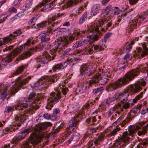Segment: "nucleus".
<instances>
[{
  "mask_svg": "<svg viewBox=\"0 0 148 148\" xmlns=\"http://www.w3.org/2000/svg\"><path fill=\"white\" fill-rule=\"evenodd\" d=\"M22 78V76H21L17 78L14 84L9 89V87L0 85V94L2 99L3 100L8 95L11 96L14 95L23 86L28 82L31 77L29 76L21 80Z\"/></svg>",
  "mask_w": 148,
  "mask_h": 148,
  "instance_id": "nucleus-1",
  "label": "nucleus"
},
{
  "mask_svg": "<svg viewBox=\"0 0 148 148\" xmlns=\"http://www.w3.org/2000/svg\"><path fill=\"white\" fill-rule=\"evenodd\" d=\"M52 124L50 122H44L37 125L34 128V132L32 133L30 137L29 143L33 145H36L39 143L42 139L44 137H47L44 134L42 136H39L36 133L40 132L46 129L48 127L51 126Z\"/></svg>",
  "mask_w": 148,
  "mask_h": 148,
  "instance_id": "nucleus-2",
  "label": "nucleus"
},
{
  "mask_svg": "<svg viewBox=\"0 0 148 148\" xmlns=\"http://www.w3.org/2000/svg\"><path fill=\"white\" fill-rule=\"evenodd\" d=\"M133 71H130L127 72L123 78L118 79L117 81L110 84L108 88L111 90H115L121 86L132 80L134 77L136 75V74H133Z\"/></svg>",
  "mask_w": 148,
  "mask_h": 148,
  "instance_id": "nucleus-3",
  "label": "nucleus"
},
{
  "mask_svg": "<svg viewBox=\"0 0 148 148\" xmlns=\"http://www.w3.org/2000/svg\"><path fill=\"white\" fill-rule=\"evenodd\" d=\"M36 96L35 93L32 92L30 94L27 98H21L19 102L17 103L15 106V109L16 110H23L24 108L27 107L28 103L29 105L34 102Z\"/></svg>",
  "mask_w": 148,
  "mask_h": 148,
  "instance_id": "nucleus-4",
  "label": "nucleus"
},
{
  "mask_svg": "<svg viewBox=\"0 0 148 148\" xmlns=\"http://www.w3.org/2000/svg\"><path fill=\"white\" fill-rule=\"evenodd\" d=\"M146 123V121H143L139 122L138 125H130L128 129L129 133H128L127 131H126L124 132L122 134L121 138L123 141L128 142L129 140V138L128 136H133L136 131L141 128V127L143 126Z\"/></svg>",
  "mask_w": 148,
  "mask_h": 148,
  "instance_id": "nucleus-5",
  "label": "nucleus"
},
{
  "mask_svg": "<svg viewBox=\"0 0 148 148\" xmlns=\"http://www.w3.org/2000/svg\"><path fill=\"white\" fill-rule=\"evenodd\" d=\"M68 39L66 37L62 39L61 41H59L57 44L56 45L55 51H53V52L50 51V54L52 56L51 59L52 60H54V58L56 56V51H61L62 50L64 49L69 44Z\"/></svg>",
  "mask_w": 148,
  "mask_h": 148,
  "instance_id": "nucleus-6",
  "label": "nucleus"
},
{
  "mask_svg": "<svg viewBox=\"0 0 148 148\" xmlns=\"http://www.w3.org/2000/svg\"><path fill=\"white\" fill-rule=\"evenodd\" d=\"M68 39L66 37L62 39L61 41H59L57 44L56 45L55 51H53V52L50 51V54L52 56L51 59L52 60H54V58L56 56V51H61L62 50L64 49L69 44Z\"/></svg>",
  "mask_w": 148,
  "mask_h": 148,
  "instance_id": "nucleus-7",
  "label": "nucleus"
},
{
  "mask_svg": "<svg viewBox=\"0 0 148 148\" xmlns=\"http://www.w3.org/2000/svg\"><path fill=\"white\" fill-rule=\"evenodd\" d=\"M50 47V45H47V47H46V46H44L43 44L41 43L36 46L35 48H31L29 49H28L23 53L20 56L21 60L24 59L32 55L33 51H35L36 52L43 50L44 49H48Z\"/></svg>",
  "mask_w": 148,
  "mask_h": 148,
  "instance_id": "nucleus-8",
  "label": "nucleus"
},
{
  "mask_svg": "<svg viewBox=\"0 0 148 148\" xmlns=\"http://www.w3.org/2000/svg\"><path fill=\"white\" fill-rule=\"evenodd\" d=\"M95 71V68L93 65L88 64L82 65L80 69L81 75L87 77L94 73Z\"/></svg>",
  "mask_w": 148,
  "mask_h": 148,
  "instance_id": "nucleus-9",
  "label": "nucleus"
},
{
  "mask_svg": "<svg viewBox=\"0 0 148 148\" xmlns=\"http://www.w3.org/2000/svg\"><path fill=\"white\" fill-rule=\"evenodd\" d=\"M50 96L48 99L47 103L49 108L51 109L53 106V104L58 102L61 98V93L60 92H52L50 93Z\"/></svg>",
  "mask_w": 148,
  "mask_h": 148,
  "instance_id": "nucleus-10",
  "label": "nucleus"
},
{
  "mask_svg": "<svg viewBox=\"0 0 148 148\" xmlns=\"http://www.w3.org/2000/svg\"><path fill=\"white\" fill-rule=\"evenodd\" d=\"M51 56L47 52H44L42 56L37 57L36 58V61L38 64V66L37 69L41 66H43L44 64L47 63L49 60H51Z\"/></svg>",
  "mask_w": 148,
  "mask_h": 148,
  "instance_id": "nucleus-11",
  "label": "nucleus"
},
{
  "mask_svg": "<svg viewBox=\"0 0 148 148\" xmlns=\"http://www.w3.org/2000/svg\"><path fill=\"white\" fill-rule=\"evenodd\" d=\"M75 62H74L73 58H69L67 59L66 61L62 62L60 64H58L53 66V71L55 72L57 70H62L66 67L67 64H74Z\"/></svg>",
  "mask_w": 148,
  "mask_h": 148,
  "instance_id": "nucleus-12",
  "label": "nucleus"
},
{
  "mask_svg": "<svg viewBox=\"0 0 148 148\" xmlns=\"http://www.w3.org/2000/svg\"><path fill=\"white\" fill-rule=\"evenodd\" d=\"M146 84V83L145 81L138 82L134 85L130 86V92L132 94H136L142 89L141 86H145Z\"/></svg>",
  "mask_w": 148,
  "mask_h": 148,
  "instance_id": "nucleus-13",
  "label": "nucleus"
},
{
  "mask_svg": "<svg viewBox=\"0 0 148 148\" xmlns=\"http://www.w3.org/2000/svg\"><path fill=\"white\" fill-rule=\"evenodd\" d=\"M108 10V12L109 13L112 12L110 15L111 16H112L116 14H119L120 11V9L117 7H112V5L111 4L108 5L106 7L103 9L102 11L103 14L105 13Z\"/></svg>",
  "mask_w": 148,
  "mask_h": 148,
  "instance_id": "nucleus-14",
  "label": "nucleus"
},
{
  "mask_svg": "<svg viewBox=\"0 0 148 148\" xmlns=\"http://www.w3.org/2000/svg\"><path fill=\"white\" fill-rule=\"evenodd\" d=\"M26 116L25 114H18L14 117L15 122L17 124L18 127H20L21 123H23L24 121L26 120Z\"/></svg>",
  "mask_w": 148,
  "mask_h": 148,
  "instance_id": "nucleus-15",
  "label": "nucleus"
},
{
  "mask_svg": "<svg viewBox=\"0 0 148 148\" xmlns=\"http://www.w3.org/2000/svg\"><path fill=\"white\" fill-rule=\"evenodd\" d=\"M19 54V53L15 49L13 51L11 52L10 53L7 55L3 59L5 60L6 62L9 63L11 62L12 60Z\"/></svg>",
  "mask_w": 148,
  "mask_h": 148,
  "instance_id": "nucleus-16",
  "label": "nucleus"
},
{
  "mask_svg": "<svg viewBox=\"0 0 148 148\" xmlns=\"http://www.w3.org/2000/svg\"><path fill=\"white\" fill-rule=\"evenodd\" d=\"M103 34V33L102 31H99L96 34H93L90 36V42L94 43L97 41L100 38Z\"/></svg>",
  "mask_w": 148,
  "mask_h": 148,
  "instance_id": "nucleus-17",
  "label": "nucleus"
},
{
  "mask_svg": "<svg viewBox=\"0 0 148 148\" xmlns=\"http://www.w3.org/2000/svg\"><path fill=\"white\" fill-rule=\"evenodd\" d=\"M146 66H144L141 65L138 67H137L136 69H134L132 70L131 71H133V72L132 73L133 74H136V75L134 77V78L135 77L138 76V75L140 73V71H147V75H148V66L146 64Z\"/></svg>",
  "mask_w": 148,
  "mask_h": 148,
  "instance_id": "nucleus-18",
  "label": "nucleus"
},
{
  "mask_svg": "<svg viewBox=\"0 0 148 148\" xmlns=\"http://www.w3.org/2000/svg\"><path fill=\"white\" fill-rule=\"evenodd\" d=\"M129 93L127 90L124 91L121 93H120V99L121 100V103H124L129 100L128 97Z\"/></svg>",
  "mask_w": 148,
  "mask_h": 148,
  "instance_id": "nucleus-19",
  "label": "nucleus"
},
{
  "mask_svg": "<svg viewBox=\"0 0 148 148\" xmlns=\"http://www.w3.org/2000/svg\"><path fill=\"white\" fill-rule=\"evenodd\" d=\"M99 73H96L93 75L89 80V86H91L92 84L99 83Z\"/></svg>",
  "mask_w": 148,
  "mask_h": 148,
  "instance_id": "nucleus-20",
  "label": "nucleus"
},
{
  "mask_svg": "<svg viewBox=\"0 0 148 148\" xmlns=\"http://www.w3.org/2000/svg\"><path fill=\"white\" fill-rule=\"evenodd\" d=\"M137 21V18L134 19L129 23L127 29L129 30V31L130 32H132L134 29L136 28L137 24V23L138 24L140 23H138Z\"/></svg>",
  "mask_w": 148,
  "mask_h": 148,
  "instance_id": "nucleus-21",
  "label": "nucleus"
},
{
  "mask_svg": "<svg viewBox=\"0 0 148 148\" xmlns=\"http://www.w3.org/2000/svg\"><path fill=\"white\" fill-rule=\"evenodd\" d=\"M22 34V32L21 29H18L13 32L12 33L10 34L8 37H7L9 40V42L12 41L13 39H15L16 37Z\"/></svg>",
  "mask_w": 148,
  "mask_h": 148,
  "instance_id": "nucleus-22",
  "label": "nucleus"
},
{
  "mask_svg": "<svg viewBox=\"0 0 148 148\" xmlns=\"http://www.w3.org/2000/svg\"><path fill=\"white\" fill-rule=\"evenodd\" d=\"M103 39H101L99 42L98 45H93L94 49L96 52L100 51L103 50V47L105 46V44L103 43Z\"/></svg>",
  "mask_w": 148,
  "mask_h": 148,
  "instance_id": "nucleus-23",
  "label": "nucleus"
},
{
  "mask_svg": "<svg viewBox=\"0 0 148 148\" xmlns=\"http://www.w3.org/2000/svg\"><path fill=\"white\" fill-rule=\"evenodd\" d=\"M49 34V32H41L39 36L40 37L41 41L43 42H47L49 41L50 38L49 37H47Z\"/></svg>",
  "mask_w": 148,
  "mask_h": 148,
  "instance_id": "nucleus-24",
  "label": "nucleus"
},
{
  "mask_svg": "<svg viewBox=\"0 0 148 148\" xmlns=\"http://www.w3.org/2000/svg\"><path fill=\"white\" fill-rule=\"evenodd\" d=\"M31 42V40L29 39L23 45L18 47L16 49L20 53L22 50L27 49L30 45Z\"/></svg>",
  "mask_w": 148,
  "mask_h": 148,
  "instance_id": "nucleus-25",
  "label": "nucleus"
},
{
  "mask_svg": "<svg viewBox=\"0 0 148 148\" xmlns=\"http://www.w3.org/2000/svg\"><path fill=\"white\" fill-rule=\"evenodd\" d=\"M137 18L138 23H141L146 22L148 20V12L144 13Z\"/></svg>",
  "mask_w": 148,
  "mask_h": 148,
  "instance_id": "nucleus-26",
  "label": "nucleus"
},
{
  "mask_svg": "<svg viewBox=\"0 0 148 148\" xmlns=\"http://www.w3.org/2000/svg\"><path fill=\"white\" fill-rule=\"evenodd\" d=\"M109 78H108L107 76L103 75H101L99 73V77L98 83L101 85H103L108 82V81L110 79Z\"/></svg>",
  "mask_w": 148,
  "mask_h": 148,
  "instance_id": "nucleus-27",
  "label": "nucleus"
},
{
  "mask_svg": "<svg viewBox=\"0 0 148 148\" xmlns=\"http://www.w3.org/2000/svg\"><path fill=\"white\" fill-rule=\"evenodd\" d=\"M82 0H67L65 3L64 7L66 8L73 6L74 4H77L81 2Z\"/></svg>",
  "mask_w": 148,
  "mask_h": 148,
  "instance_id": "nucleus-28",
  "label": "nucleus"
},
{
  "mask_svg": "<svg viewBox=\"0 0 148 148\" xmlns=\"http://www.w3.org/2000/svg\"><path fill=\"white\" fill-rule=\"evenodd\" d=\"M88 41L86 39L82 40L76 42L72 46V49H75L79 47L86 45Z\"/></svg>",
  "mask_w": 148,
  "mask_h": 148,
  "instance_id": "nucleus-29",
  "label": "nucleus"
},
{
  "mask_svg": "<svg viewBox=\"0 0 148 148\" xmlns=\"http://www.w3.org/2000/svg\"><path fill=\"white\" fill-rule=\"evenodd\" d=\"M77 123L75 121V118L71 120L68 123L67 128L69 129V130L73 131L75 127L76 126Z\"/></svg>",
  "mask_w": 148,
  "mask_h": 148,
  "instance_id": "nucleus-30",
  "label": "nucleus"
},
{
  "mask_svg": "<svg viewBox=\"0 0 148 148\" xmlns=\"http://www.w3.org/2000/svg\"><path fill=\"white\" fill-rule=\"evenodd\" d=\"M122 136L120 139H118V140H116L115 142L113 145V147L115 148H121L123 145V143H121L122 142L124 143H127L128 142H126V141H123L122 140Z\"/></svg>",
  "mask_w": 148,
  "mask_h": 148,
  "instance_id": "nucleus-31",
  "label": "nucleus"
},
{
  "mask_svg": "<svg viewBox=\"0 0 148 148\" xmlns=\"http://www.w3.org/2000/svg\"><path fill=\"white\" fill-rule=\"evenodd\" d=\"M123 59L124 61V62H122L121 61L119 60L118 62V63L119 65H120V66H121V67L124 69L127 66V65L126 64L123 65V64H125V62L127 63V61L130 60L129 56L128 54L125 55L123 57Z\"/></svg>",
  "mask_w": 148,
  "mask_h": 148,
  "instance_id": "nucleus-32",
  "label": "nucleus"
},
{
  "mask_svg": "<svg viewBox=\"0 0 148 148\" xmlns=\"http://www.w3.org/2000/svg\"><path fill=\"white\" fill-rule=\"evenodd\" d=\"M30 129H26L23 131L21 133H19L16 136L18 140H22L24 138L25 136L30 132Z\"/></svg>",
  "mask_w": 148,
  "mask_h": 148,
  "instance_id": "nucleus-33",
  "label": "nucleus"
},
{
  "mask_svg": "<svg viewBox=\"0 0 148 148\" xmlns=\"http://www.w3.org/2000/svg\"><path fill=\"white\" fill-rule=\"evenodd\" d=\"M100 10V6L99 4H95L92 7L91 14L93 16L96 15Z\"/></svg>",
  "mask_w": 148,
  "mask_h": 148,
  "instance_id": "nucleus-34",
  "label": "nucleus"
},
{
  "mask_svg": "<svg viewBox=\"0 0 148 148\" xmlns=\"http://www.w3.org/2000/svg\"><path fill=\"white\" fill-rule=\"evenodd\" d=\"M141 130L139 131L138 132L137 134L139 136L145 135L148 131V123L145 126L142 127Z\"/></svg>",
  "mask_w": 148,
  "mask_h": 148,
  "instance_id": "nucleus-35",
  "label": "nucleus"
},
{
  "mask_svg": "<svg viewBox=\"0 0 148 148\" xmlns=\"http://www.w3.org/2000/svg\"><path fill=\"white\" fill-rule=\"evenodd\" d=\"M120 93L116 92L112 98H109L107 101L106 103H109L111 102L117 100L119 98H120Z\"/></svg>",
  "mask_w": 148,
  "mask_h": 148,
  "instance_id": "nucleus-36",
  "label": "nucleus"
},
{
  "mask_svg": "<svg viewBox=\"0 0 148 148\" xmlns=\"http://www.w3.org/2000/svg\"><path fill=\"white\" fill-rule=\"evenodd\" d=\"M136 54L137 55L139 56V57L141 56L143 57L147 55L148 53L147 50L144 51H143L142 48H139L137 50Z\"/></svg>",
  "mask_w": 148,
  "mask_h": 148,
  "instance_id": "nucleus-37",
  "label": "nucleus"
},
{
  "mask_svg": "<svg viewBox=\"0 0 148 148\" xmlns=\"http://www.w3.org/2000/svg\"><path fill=\"white\" fill-rule=\"evenodd\" d=\"M26 67L25 65H21L17 67V70L13 73L14 75H17L21 73L23 71Z\"/></svg>",
  "mask_w": 148,
  "mask_h": 148,
  "instance_id": "nucleus-38",
  "label": "nucleus"
},
{
  "mask_svg": "<svg viewBox=\"0 0 148 148\" xmlns=\"http://www.w3.org/2000/svg\"><path fill=\"white\" fill-rule=\"evenodd\" d=\"M146 90V88L144 89L143 92H141L140 94L136 95L135 98L133 99V101L134 103H136L138 100H140L142 98L143 96V94Z\"/></svg>",
  "mask_w": 148,
  "mask_h": 148,
  "instance_id": "nucleus-39",
  "label": "nucleus"
},
{
  "mask_svg": "<svg viewBox=\"0 0 148 148\" xmlns=\"http://www.w3.org/2000/svg\"><path fill=\"white\" fill-rule=\"evenodd\" d=\"M87 88V86L85 85H80L78 86L76 90L77 93L81 94L82 93L84 90Z\"/></svg>",
  "mask_w": 148,
  "mask_h": 148,
  "instance_id": "nucleus-40",
  "label": "nucleus"
},
{
  "mask_svg": "<svg viewBox=\"0 0 148 148\" xmlns=\"http://www.w3.org/2000/svg\"><path fill=\"white\" fill-rule=\"evenodd\" d=\"M33 0H28L26 3L24 4L22 7L23 10H25L29 8L32 5Z\"/></svg>",
  "mask_w": 148,
  "mask_h": 148,
  "instance_id": "nucleus-41",
  "label": "nucleus"
},
{
  "mask_svg": "<svg viewBox=\"0 0 148 148\" xmlns=\"http://www.w3.org/2000/svg\"><path fill=\"white\" fill-rule=\"evenodd\" d=\"M133 103H131V100H129L127 102H125L124 103H122L123 104L122 106V107L125 109H127L128 108L130 107V104H131L132 106L134 105V103H134L133 100L132 101Z\"/></svg>",
  "mask_w": 148,
  "mask_h": 148,
  "instance_id": "nucleus-42",
  "label": "nucleus"
},
{
  "mask_svg": "<svg viewBox=\"0 0 148 148\" xmlns=\"http://www.w3.org/2000/svg\"><path fill=\"white\" fill-rule=\"evenodd\" d=\"M15 130L16 129L15 128H10L8 127L6 128L5 130H3L2 131H1V132H2V136H3L4 134L10 133L11 132H12V130L15 131Z\"/></svg>",
  "mask_w": 148,
  "mask_h": 148,
  "instance_id": "nucleus-43",
  "label": "nucleus"
},
{
  "mask_svg": "<svg viewBox=\"0 0 148 148\" xmlns=\"http://www.w3.org/2000/svg\"><path fill=\"white\" fill-rule=\"evenodd\" d=\"M80 138V136L79 134L75 133L69 138L70 141H77Z\"/></svg>",
  "mask_w": 148,
  "mask_h": 148,
  "instance_id": "nucleus-44",
  "label": "nucleus"
},
{
  "mask_svg": "<svg viewBox=\"0 0 148 148\" xmlns=\"http://www.w3.org/2000/svg\"><path fill=\"white\" fill-rule=\"evenodd\" d=\"M104 138V135L103 134H101L98 138L95 141H93L94 143L96 145L98 144Z\"/></svg>",
  "mask_w": 148,
  "mask_h": 148,
  "instance_id": "nucleus-45",
  "label": "nucleus"
},
{
  "mask_svg": "<svg viewBox=\"0 0 148 148\" xmlns=\"http://www.w3.org/2000/svg\"><path fill=\"white\" fill-rule=\"evenodd\" d=\"M87 13L86 12H84L82 15L79 21V24H82L84 23L85 21L87 19Z\"/></svg>",
  "mask_w": 148,
  "mask_h": 148,
  "instance_id": "nucleus-46",
  "label": "nucleus"
},
{
  "mask_svg": "<svg viewBox=\"0 0 148 148\" xmlns=\"http://www.w3.org/2000/svg\"><path fill=\"white\" fill-rule=\"evenodd\" d=\"M132 117L131 116H127V117L126 119L124 120H123L122 123H120L119 125L123 127L125 125L127 122L130 121H132Z\"/></svg>",
  "mask_w": 148,
  "mask_h": 148,
  "instance_id": "nucleus-47",
  "label": "nucleus"
},
{
  "mask_svg": "<svg viewBox=\"0 0 148 148\" xmlns=\"http://www.w3.org/2000/svg\"><path fill=\"white\" fill-rule=\"evenodd\" d=\"M74 49H72V47H71V48L67 49L65 51L64 53L62 54V57H64L65 56L67 57L68 54L70 55L72 54V53L71 52V51L72 50H73Z\"/></svg>",
  "mask_w": 148,
  "mask_h": 148,
  "instance_id": "nucleus-48",
  "label": "nucleus"
},
{
  "mask_svg": "<svg viewBox=\"0 0 148 148\" xmlns=\"http://www.w3.org/2000/svg\"><path fill=\"white\" fill-rule=\"evenodd\" d=\"M8 39L7 37L4 38L3 39H0V47H1L3 45H5L10 42Z\"/></svg>",
  "mask_w": 148,
  "mask_h": 148,
  "instance_id": "nucleus-49",
  "label": "nucleus"
},
{
  "mask_svg": "<svg viewBox=\"0 0 148 148\" xmlns=\"http://www.w3.org/2000/svg\"><path fill=\"white\" fill-rule=\"evenodd\" d=\"M47 23L46 21H44L36 25L37 28H40L46 26Z\"/></svg>",
  "mask_w": 148,
  "mask_h": 148,
  "instance_id": "nucleus-50",
  "label": "nucleus"
},
{
  "mask_svg": "<svg viewBox=\"0 0 148 148\" xmlns=\"http://www.w3.org/2000/svg\"><path fill=\"white\" fill-rule=\"evenodd\" d=\"M134 44L133 41H131L130 44H127L126 45V51L129 52L131 51L132 48V45Z\"/></svg>",
  "mask_w": 148,
  "mask_h": 148,
  "instance_id": "nucleus-51",
  "label": "nucleus"
},
{
  "mask_svg": "<svg viewBox=\"0 0 148 148\" xmlns=\"http://www.w3.org/2000/svg\"><path fill=\"white\" fill-rule=\"evenodd\" d=\"M84 50L87 54H92L94 52L92 49V47H91L88 48L85 47Z\"/></svg>",
  "mask_w": 148,
  "mask_h": 148,
  "instance_id": "nucleus-52",
  "label": "nucleus"
},
{
  "mask_svg": "<svg viewBox=\"0 0 148 148\" xmlns=\"http://www.w3.org/2000/svg\"><path fill=\"white\" fill-rule=\"evenodd\" d=\"M104 89L103 87H100L93 90L92 92L94 94H96L99 92H101L102 91H103Z\"/></svg>",
  "mask_w": 148,
  "mask_h": 148,
  "instance_id": "nucleus-53",
  "label": "nucleus"
},
{
  "mask_svg": "<svg viewBox=\"0 0 148 148\" xmlns=\"http://www.w3.org/2000/svg\"><path fill=\"white\" fill-rule=\"evenodd\" d=\"M8 63L6 62L5 60L3 59L1 61V64H0V68L3 69L7 65V64Z\"/></svg>",
  "mask_w": 148,
  "mask_h": 148,
  "instance_id": "nucleus-54",
  "label": "nucleus"
},
{
  "mask_svg": "<svg viewBox=\"0 0 148 148\" xmlns=\"http://www.w3.org/2000/svg\"><path fill=\"white\" fill-rule=\"evenodd\" d=\"M142 107V105H138L135 107L133 110L138 114L140 112Z\"/></svg>",
  "mask_w": 148,
  "mask_h": 148,
  "instance_id": "nucleus-55",
  "label": "nucleus"
},
{
  "mask_svg": "<svg viewBox=\"0 0 148 148\" xmlns=\"http://www.w3.org/2000/svg\"><path fill=\"white\" fill-rule=\"evenodd\" d=\"M108 21V20L105 18L101 20L100 21H99L97 25H100L101 27H102L105 23H106Z\"/></svg>",
  "mask_w": 148,
  "mask_h": 148,
  "instance_id": "nucleus-56",
  "label": "nucleus"
},
{
  "mask_svg": "<svg viewBox=\"0 0 148 148\" xmlns=\"http://www.w3.org/2000/svg\"><path fill=\"white\" fill-rule=\"evenodd\" d=\"M140 145L142 147H145L148 145V138L145 140L143 141L140 143Z\"/></svg>",
  "mask_w": 148,
  "mask_h": 148,
  "instance_id": "nucleus-57",
  "label": "nucleus"
},
{
  "mask_svg": "<svg viewBox=\"0 0 148 148\" xmlns=\"http://www.w3.org/2000/svg\"><path fill=\"white\" fill-rule=\"evenodd\" d=\"M15 105H14V106H8L7 107L5 110V112L8 113L10 112V111L14 110V108H15Z\"/></svg>",
  "mask_w": 148,
  "mask_h": 148,
  "instance_id": "nucleus-58",
  "label": "nucleus"
},
{
  "mask_svg": "<svg viewBox=\"0 0 148 148\" xmlns=\"http://www.w3.org/2000/svg\"><path fill=\"white\" fill-rule=\"evenodd\" d=\"M137 115V114L134 111V110H131L130 112L128 113V115L129 116H131L132 118H134Z\"/></svg>",
  "mask_w": 148,
  "mask_h": 148,
  "instance_id": "nucleus-59",
  "label": "nucleus"
},
{
  "mask_svg": "<svg viewBox=\"0 0 148 148\" xmlns=\"http://www.w3.org/2000/svg\"><path fill=\"white\" fill-rule=\"evenodd\" d=\"M112 25V23L110 22L108 23L107 24L106 27H105V28H101V31L103 32H105L107 30H108V27H110Z\"/></svg>",
  "mask_w": 148,
  "mask_h": 148,
  "instance_id": "nucleus-60",
  "label": "nucleus"
},
{
  "mask_svg": "<svg viewBox=\"0 0 148 148\" xmlns=\"http://www.w3.org/2000/svg\"><path fill=\"white\" fill-rule=\"evenodd\" d=\"M66 39H68V42L69 44L71 43L74 40L75 37L73 35H71L69 36L67 38H66Z\"/></svg>",
  "mask_w": 148,
  "mask_h": 148,
  "instance_id": "nucleus-61",
  "label": "nucleus"
},
{
  "mask_svg": "<svg viewBox=\"0 0 148 148\" xmlns=\"http://www.w3.org/2000/svg\"><path fill=\"white\" fill-rule=\"evenodd\" d=\"M120 130V128H116L113 130L111 132V134L112 136H115L117 132L119 131Z\"/></svg>",
  "mask_w": 148,
  "mask_h": 148,
  "instance_id": "nucleus-62",
  "label": "nucleus"
},
{
  "mask_svg": "<svg viewBox=\"0 0 148 148\" xmlns=\"http://www.w3.org/2000/svg\"><path fill=\"white\" fill-rule=\"evenodd\" d=\"M14 45H10L8 47H6L4 49H3V51L4 52L10 51L12 49L14 48Z\"/></svg>",
  "mask_w": 148,
  "mask_h": 148,
  "instance_id": "nucleus-63",
  "label": "nucleus"
},
{
  "mask_svg": "<svg viewBox=\"0 0 148 148\" xmlns=\"http://www.w3.org/2000/svg\"><path fill=\"white\" fill-rule=\"evenodd\" d=\"M95 146L93 141L89 142L88 144V148H94Z\"/></svg>",
  "mask_w": 148,
  "mask_h": 148,
  "instance_id": "nucleus-64",
  "label": "nucleus"
}]
</instances>
